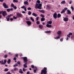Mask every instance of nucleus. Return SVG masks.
<instances>
[{"label":"nucleus","mask_w":74,"mask_h":74,"mask_svg":"<svg viewBox=\"0 0 74 74\" xmlns=\"http://www.w3.org/2000/svg\"><path fill=\"white\" fill-rule=\"evenodd\" d=\"M40 3V1L39 0H38L36 2L35 8L36 9H39L41 10V7H42V4Z\"/></svg>","instance_id":"f257e3e1"},{"label":"nucleus","mask_w":74,"mask_h":74,"mask_svg":"<svg viewBox=\"0 0 74 74\" xmlns=\"http://www.w3.org/2000/svg\"><path fill=\"white\" fill-rule=\"evenodd\" d=\"M44 69H43L41 71V74H43L42 73H43L44 74H46L47 73V68L44 67Z\"/></svg>","instance_id":"f03ea898"},{"label":"nucleus","mask_w":74,"mask_h":74,"mask_svg":"<svg viewBox=\"0 0 74 74\" xmlns=\"http://www.w3.org/2000/svg\"><path fill=\"white\" fill-rule=\"evenodd\" d=\"M2 14V15L3 16H5V15H7V12L6 11H0V14Z\"/></svg>","instance_id":"7ed1b4c3"},{"label":"nucleus","mask_w":74,"mask_h":74,"mask_svg":"<svg viewBox=\"0 0 74 74\" xmlns=\"http://www.w3.org/2000/svg\"><path fill=\"white\" fill-rule=\"evenodd\" d=\"M3 6L4 7V8H8V5H7L6 3H3Z\"/></svg>","instance_id":"20e7f679"},{"label":"nucleus","mask_w":74,"mask_h":74,"mask_svg":"<svg viewBox=\"0 0 74 74\" xmlns=\"http://www.w3.org/2000/svg\"><path fill=\"white\" fill-rule=\"evenodd\" d=\"M22 16V15L21 13H18L17 14V16L18 18H20Z\"/></svg>","instance_id":"39448f33"},{"label":"nucleus","mask_w":74,"mask_h":74,"mask_svg":"<svg viewBox=\"0 0 74 74\" xmlns=\"http://www.w3.org/2000/svg\"><path fill=\"white\" fill-rule=\"evenodd\" d=\"M53 17L55 19H56L57 18V14L55 12L53 15Z\"/></svg>","instance_id":"423d86ee"},{"label":"nucleus","mask_w":74,"mask_h":74,"mask_svg":"<svg viewBox=\"0 0 74 74\" xmlns=\"http://www.w3.org/2000/svg\"><path fill=\"white\" fill-rule=\"evenodd\" d=\"M27 23V25L28 26H30L31 25V24H32V23L31 22L28 21L26 22Z\"/></svg>","instance_id":"0eeeda50"},{"label":"nucleus","mask_w":74,"mask_h":74,"mask_svg":"<svg viewBox=\"0 0 74 74\" xmlns=\"http://www.w3.org/2000/svg\"><path fill=\"white\" fill-rule=\"evenodd\" d=\"M68 20H69V18L67 17H65L63 19V21H64V22H67Z\"/></svg>","instance_id":"6e6552de"},{"label":"nucleus","mask_w":74,"mask_h":74,"mask_svg":"<svg viewBox=\"0 0 74 74\" xmlns=\"http://www.w3.org/2000/svg\"><path fill=\"white\" fill-rule=\"evenodd\" d=\"M73 35V33H70L68 35H67V37L70 38V36H72Z\"/></svg>","instance_id":"1a4fd4ad"},{"label":"nucleus","mask_w":74,"mask_h":74,"mask_svg":"<svg viewBox=\"0 0 74 74\" xmlns=\"http://www.w3.org/2000/svg\"><path fill=\"white\" fill-rule=\"evenodd\" d=\"M23 60L24 61V62H27V57H24L23 58Z\"/></svg>","instance_id":"9d476101"},{"label":"nucleus","mask_w":74,"mask_h":74,"mask_svg":"<svg viewBox=\"0 0 74 74\" xmlns=\"http://www.w3.org/2000/svg\"><path fill=\"white\" fill-rule=\"evenodd\" d=\"M47 8H48V9H49L51 8V7L50 5H47Z\"/></svg>","instance_id":"9b49d317"},{"label":"nucleus","mask_w":74,"mask_h":74,"mask_svg":"<svg viewBox=\"0 0 74 74\" xmlns=\"http://www.w3.org/2000/svg\"><path fill=\"white\" fill-rule=\"evenodd\" d=\"M60 35H59L58 37L54 38V39H56V40H58V39H60Z\"/></svg>","instance_id":"f8f14e48"},{"label":"nucleus","mask_w":74,"mask_h":74,"mask_svg":"<svg viewBox=\"0 0 74 74\" xmlns=\"http://www.w3.org/2000/svg\"><path fill=\"white\" fill-rule=\"evenodd\" d=\"M24 3L25 5H29V3L27 1H25L24 2Z\"/></svg>","instance_id":"ddd939ff"},{"label":"nucleus","mask_w":74,"mask_h":74,"mask_svg":"<svg viewBox=\"0 0 74 74\" xmlns=\"http://www.w3.org/2000/svg\"><path fill=\"white\" fill-rule=\"evenodd\" d=\"M52 21H48L47 22V23H48V24H49L50 25L52 24Z\"/></svg>","instance_id":"4468645a"},{"label":"nucleus","mask_w":74,"mask_h":74,"mask_svg":"<svg viewBox=\"0 0 74 74\" xmlns=\"http://www.w3.org/2000/svg\"><path fill=\"white\" fill-rule=\"evenodd\" d=\"M58 34H62V31H59L57 32Z\"/></svg>","instance_id":"2eb2a0df"},{"label":"nucleus","mask_w":74,"mask_h":74,"mask_svg":"<svg viewBox=\"0 0 74 74\" xmlns=\"http://www.w3.org/2000/svg\"><path fill=\"white\" fill-rule=\"evenodd\" d=\"M46 26L47 27H52V25H49L48 24H47L46 25Z\"/></svg>","instance_id":"dca6fc26"},{"label":"nucleus","mask_w":74,"mask_h":74,"mask_svg":"<svg viewBox=\"0 0 74 74\" xmlns=\"http://www.w3.org/2000/svg\"><path fill=\"white\" fill-rule=\"evenodd\" d=\"M0 63L2 64H4V62H3V60H2L1 61H0Z\"/></svg>","instance_id":"f3484780"},{"label":"nucleus","mask_w":74,"mask_h":74,"mask_svg":"<svg viewBox=\"0 0 74 74\" xmlns=\"http://www.w3.org/2000/svg\"><path fill=\"white\" fill-rule=\"evenodd\" d=\"M39 27L41 29H42V27H43V25H39Z\"/></svg>","instance_id":"a211bd4d"},{"label":"nucleus","mask_w":74,"mask_h":74,"mask_svg":"<svg viewBox=\"0 0 74 74\" xmlns=\"http://www.w3.org/2000/svg\"><path fill=\"white\" fill-rule=\"evenodd\" d=\"M32 15L33 16H35V17H36V16H37V14H35L34 13H33L32 14Z\"/></svg>","instance_id":"6ab92c4d"},{"label":"nucleus","mask_w":74,"mask_h":74,"mask_svg":"<svg viewBox=\"0 0 74 74\" xmlns=\"http://www.w3.org/2000/svg\"><path fill=\"white\" fill-rule=\"evenodd\" d=\"M61 4H66V1H63L61 2Z\"/></svg>","instance_id":"aec40b11"},{"label":"nucleus","mask_w":74,"mask_h":74,"mask_svg":"<svg viewBox=\"0 0 74 74\" xmlns=\"http://www.w3.org/2000/svg\"><path fill=\"white\" fill-rule=\"evenodd\" d=\"M19 73H21V74H22L23 73V72L22 71V70L20 69L19 71Z\"/></svg>","instance_id":"412c9836"},{"label":"nucleus","mask_w":74,"mask_h":74,"mask_svg":"<svg viewBox=\"0 0 74 74\" xmlns=\"http://www.w3.org/2000/svg\"><path fill=\"white\" fill-rule=\"evenodd\" d=\"M45 20V19L44 18H41V22H43Z\"/></svg>","instance_id":"4be33fe9"},{"label":"nucleus","mask_w":74,"mask_h":74,"mask_svg":"<svg viewBox=\"0 0 74 74\" xmlns=\"http://www.w3.org/2000/svg\"><path fill=\"white\" fill-rule=\"evenodd\" d=\"M13 3H18V0H13Z\"/></svg>","instance_id":"5701e85b"},{"label":"nucleus","mask_w":74,"mask_h":74,"mask_svg":"<svg viewBox=\"0 0 74 74\" xmlns=\"http://www.w3.org/2000/svg\"><path fill=\"white\" fill-rule=\"evenodd\" d=\"M60 16H61V14H58L57 15V18H60Z\"/></svg>","instance_id":"b1692460"},{"label":"nucleus","mask_w":74,"mask_h":74,"mask_svg":"<svg viewBox=\"0 0 74 74\" xmlns=\"http://www.w3.org/2000/svg\"><path fill=\"white\" fill-rule=\"evenodd\" d=\"M45 32L46 33H51V32L50 31H45Z\"/></svg>","instance_id":"393cba45"},{"label":"nucleus","mask_w":74,"mask_h":74,"mask_svg":"<svg viewBox=\"0 0 74 74\" xmlns=\"http://www.w3.org/2000/svg\"><path fill=\"white\" fill-rule=\"evenodd\" d=\"M30 19L32 22H34V19L32 17H31Z\"/></svg>","instance_id":"a878e982"},{"label":"nucleus","mask_w":74,"mask_h":74,"mask_svg":"<svg viewBox=\"0 0 74 74\" xmlns=\"http://www.w3.org/2000/svg\"><path fill=\"white\" fill-rule=\"evenodd\" d=\"M67 12L68 14H71V11H70V10H67Z\"/></svg>","instance_id":"bb28decb"},{"label":"nucleus","mask_w":74,"mask_h":74,"mask_svg":"<svg viewBox=\"0 0 74 74\" xmlns=\"http://www.w3.org/2000/svg\"><path fill=\"white\" fill-rule=\"evenodd\" d=\"M31 67L32 68H36V69H37V67H34V65H31Z\"/></svg>","instance_id":"cd10ccee"},{"label":"nucleus","mask_w":74,"mask_h":74,"mask_svg":"<svg viewBox=\"0 0 74 74\" xmlns=\"http://www.w3.org/2000/svg\"><path fill=\"white\" fill-rule=\"evenodd\" d=\"M64 12H65V10L64 9H63L61 12V13L63 14V13H64Z\"/></svg>","instance_id":"c85d7f7f"},{"label":"nucleus","mask_w":74,"mask_h":74,"mask_svg":"<svg viewBox=\"0 0 74 74\" xmlns=\"http://www.w3.org/2000/svg\"><path fill=\"white\" fill-rule=\"evenodd\" d=\"M10 62H11V60H10V59H9L7 61V62L8 63V64H10Z\"/></svg>","instance_id":"c756f323"},{"label":"nucleus","mask_w":74,"mask_h":74,"mask_svg":"<svg viewBox=\"0 0 74 74\" xmlns=\"http://www.w3.org/2000/svg\"><path fill=\"white\" fill-rule=\"evenodd\" d=\"M27 70V69L24 68L23 69V71L24 72H25Z\"/></svg>","instance_id":"7c9ffc66"},{"label":"nucleus","mask_w":74,"mask_h":74,"mask_svg":"<svg viewBox=\"0 0 74 74\" xmlns=\"http://www.w3.org/2000/svg\"><path fill=\"white\" fill-rule=\"evenodd\" d=\"M28 14L29 15H30L32 14V12H30V11H28Z\"/></svg>","instance_id":"2f4dec72"},{"label":"nucleus","mask_w":74,"mask_h":74,"mask_svg":"<svg viewBox=\"0 0 74 74\" xmlns=\"http://www.w3.org/2000/svg\"><path fill=\"white\" fill-rule=\"evenodd\" d=\"M18 69L17 68H15L14 69V71H18Z\"/></svg>","instance_id":"473e14b6"},{"label":"nucleus","mask_w":74,"mask_h":74,"mask_svg":"<svg viewBox=\"0 0 74 74\" xmlns=\"http://www.w3.org/2000/svg\"><path fill=\"white\" fill-rule=\"evenodd\" d=\"M8 71V69L7 68H6L5 69L4 71Z\"/></svg>","instance_id":"72a5a7b5"},{"label":"nucleus","mask_w":74,"mask_h":74,"mask_svg":"<svg viewBox=\"0 0 74 74\" xmlns=\"http://www.w3.org/2000/svg\"><path fill=\"white\" fill-rule=\"evenodd\" d=\"M11 7H14V5L13 3H12L11 4Z\"/></svg>","instance_id":"f704fd0d"},{"label":"nucleus","mask_w":74,"mask_h":74,"mask_svg":"<svg viewBox=\"0 0 74 74\" xmlns=\"http://www.w3.org/2000/svg\"><path fill=\"white\" fill-rule=\"evenodd\" d=\"M71 8L72 9V11L73 12L74 11V8H73L72 6H71Z\"/></svg>","instance_id":"c9c22d12"},{"label":"nucleus","mask_w":74,"mask_h":74,"mask_svg":"<svg viewBox=\"0 0 74 74\" xmlns=\"http://www.w3.org/2000/svg\"><path fill=\"white\" fill-rule=\"evenodd\" d=\"M27 10H32V8H31L30 7H28L27 8Z\"/></svg>","instance_id":"e433bc0d"},{"label":"nucleus","mask_w":74,"mask_h":74,"mask_svg":"<svg viewBox=\"0 0 74 74\" xmlns=\"http://www.w3.org/2000/svg\"><path fill=\"white\" fill-rule=\"evenodd\" d=\"M36 24L37 25H39V24H40V22H39V21H37L36 22Z\"/></svg>","instance_id":"4c0bfd02"},{"label":"nucleus","mask_w":74,"mask_h":74,"mask_svg":"<svg viewBox=\"0 0 74 74\" xmlns=\"http://www.w3.org/2000/svg\"><path fill=\"white\" fill-rule=\"evenodd\" d=\"M6 18L7 19V21H10V18H7V17H6Z\"/></svg>","instance_id":"58836bf2"},{"label":"nucleus","mask_w":74,"mask_h":74,"mask_svg":"<svg viewBox=\"0 0 74 74\" xmlns=\"http://www.w3.org/2000/svg\"><path fill=\"white\" fill-rule=\"evenodd\" d=\"M25 6H23L21 7V8H23H23H25Z\"/></svg>","instance_id":"ea45409f"},{"label":"nucleus","mask_w":74,"mask_h":74,"mask_svg":"<svg viewBox=\"0 0 74 74\" xmlns=\"http://www.w3.org/2000/svg\"><path fill=\"white\" fill-rule=\"evenodd\" d=\"M23 66L24 67H25V68H26V67H27V65L25 64H24Z\"/></svg>","instance_id":"a19ab883"},{"label":"nucleus","mask_w":74,"mask_h":74,"mask_svg":"<svg viewBox=\"0 0 74 74\" xmlns=\"http://www.w3.org/2000/svg\"><path fill=\"white\" fill-rule=\"evenodd\" d=\"M6 62H7V60H4V64H5Z\"/></svg>","instance_id":"79ce46f5"},{"label":"nucleus","mask_w":74,"mask_h":74,"mask_svg":"<svg viewBox=\"0 0 74 74\" xmlns=\"http://www.w3.org/2000/svg\"><path fill=\"white\" fill-rule=\"evenodd\" d=\"M63 41V38H62L60 39V41L62 42V41Z\"/></svg>","instance_id":"37998d69"},{"label":"nucleus","mask_w":74,"mask_h":74,"mask_svg":"<svg viewBox=\"0 0 74 74\" xmlns=\"http://www.w3.org/2000/svg\"><path fill=\"white\" fill-rule=\"evenodd\" d=\"M40 16L43 18H44L45 16L43 14H41Z\"/></svg>","instance_id":"c03bdc74"},{"label":"nucleus","mask_w":74,"mask_h":74,"mask_svg":"<svg viewBox=\"0 0 74 74\" xmlns=\"http://www.w3.org/2000/svg\"><path fill=\"white\" fill-rule=\"evenodd\" d=\"M41 12H42V13H45V12H44V10H42Z\"/></svg>","instance_id":"a18cd8bd"},{"label":"nucleus","mask_w":74,"mask_h":74,"mask_svg":"<svg viewBox=\"0 0 74 74\" xmlns=\"http://www.w3.org/2000/svg\"><path fill=\"white\" fill-rule=\"evenodd\" d=\"M7 11L8 12H10V9H7Z\"/></svg>","instance_id":"49530a36"},{"label":"nucleus","mask_w":74,"mask_h":74,"mask_svg":"<svg viewBox=\"0 0 74 74\" xmlns=\"http://www.w3.org/2000/svg\"><path fill=\"white\" fill-rule=\"evenodd\" d=\"M67 9H68L67 8H64V11H66L67 10Z\"/></svg>","instance_id":"de8ad7c7"},{"label":"nucleus","mask_w":74,"mask_h":74,"mask_svg":"<svg viewBox=\"0 0 74 74\" xmlns=\"http://www.w3.org/2000/svg\"><path fill=\"white\" fill-rule=\"evenodd\" d=\"M13 18H14V19H16V18H17V17H15L14 16H13Z\"/></svg>","instance_id":"09e8293b"},{"label":"nucleus","mask_w":74,"mask_h":74,"mask_svg":"<svg viewBox=\"0 0 74 74\" xmlns=\"http://www.w3.org/2000/svg\"><path fill=\"white\" fill-rule=\"evenodd\" d=\"M39 18V17H37L36 18V21H38V19Z\"/></svg>","instance_id":"8fccbe9b"},{"label":"nucleus","mask_w":74,"mask_h":74,"mask_svg":"<svg viewBox=\"0 0 74 74\" xmlns=\"http://www.w3.org/2000/svg\"><path fill=\"white\" fill-rule=\"evenodd\" d=\"M69 4H72V1H70L69 3Z\"/></svg>","instance_id":"3c124183"},{"label":"nucleus","mask_w":74,"mask_h":74,"mask_svg":"<svg viewBox=\"0 0 74 74\" xmlns=\"http://www.w3.org/2000/svg\"><path fill=\"white\" fill-rule=\"evenodd\" d=\"M24 10L25 11H27V9H26V7H25V8H24Z\"/></svg>","instance_id":"603ef678"},{"label":"nucleus","mask_w":74,"mask_h":74,"mask_svg":"<svg viewBox=\"0 0 74 74\" xmlns=\"http://www.w3.org/2000/svg\"><path fill=\"white\" fill-rule=\"evenodd\" d=\"M16 66H18V64H16L15 65H14V67H16Z\"/></svg>","instance_id":"864d4df0"},{"label":"nucleus","mask_w":74,"mask_h":74,"mask_svg":"<svg viewBox=\"0 0 74 74\" xmlns=\"http://www.w3.org/2000/svg\"><path fill=\"white\" fill-rule=\"evenodd\" d=\"M34 73H36V70H34Z\"/></svg>","instance_id":"5fc2aeb1"},{"label":"nucleus","mask_w":74,"mask_h":74,"mask_svg":"<svg viewBox=\"0 0 74 74\" xmlns=\"http://www.w3.org/2000/svg\"><path fill=\"white\" fill-rule=\"evenodd\" d=\"M14 9H15V10H16V9L17 8L16 6H14Z\"/></svg>","instance_id":"6e6d98bb"},{"label":"nucleus","mask_w":74,"mask_h":74,"mask_svg":"<svg viewBox=\"0 0 74 74\" xmlns=\"http://www.w3.org/2000/svg\"><path fill=\"white\" fill-rule=\"evenodd\" d=\"M18 56V54H15L16 57H17V56Z\"/></svg>","instance_id":"4d7b16f0"},{"label":"nucleus","mask_w":74,"mask_h":74,"mask_svg":"<svg viewBox=\"0 0 74 74\" xmlns=\"http://www.w3.org/2000/svg\"><path fill=\"white\" fill-rule=\"evenodd\" d=\"M11 73L10 72H8L7 73V74H10Z\"/></svg>","instance_id":"13d9d810"},{"label":"nucleus","mask_w":74,"mask_h":74,"mask_svg":"<svg viewBox=\"0 0 74 74\" xmlns=\"http://www.w3.org/2000/svg\"><path fill=\"white\" fill-rule=\"evenodd\" d=\"M16 58H15H15H14V60H16Z\"/></svg>","instance_id":"bf43d9fd"},{"label":"nucleus","mask_w":74,"mask_h":74,"mask_svg":"<svg viewBox=\"0 0 74 74\" xmlns=\"http://www.w3.org/2000/svg\"><path fill=\"white\" fill-rule=\"evenodd\" d=\"M5 58H7V55H5Z\"/></svg>","instance_id":"052dcab7"},{"label":"nucleus","mask_w":74,"mask_h":74,"mask_svg":"<svg viewBox=\"0 0 74 74\" xmlns=\"http://www.w3.org/2000/svg\"><path fill=\"white\" fill-rule=\"evenodd\" d=\"M10 10V11H12L13 10V9L12 8H11V9H9Z\"/></svg>","instance_id":"680f3d73"},{"label":"nucleus","mask_w":74,"mask_h":74,"mask_svg":"<svg viewBox=\"0 0 74 74\" xmlns=\"http://www.w3.org/2000/svg\"><path fill=\"white\" fill-rule=\"evenodd\" d=\"M27 74H30V72L29 71L27 72Z\"/></svg>","instance_id":"e2e57ef3"},{"label":"nucleus","mask_w":74,"mask_h":74,"mask_svg":"<svg viewBox=\"0 0 74 74\" xmlns=\"http://www.w3.org/2000/svg\"><path fill=\"white\" fill-rule=\"evenodd\" d=\"M9 55H12V54L11 52H9Z\"/></svg>","instance_id":"0e129e2a"},{"label":"nucleus","mask_w":74,"mask_h":74,"mask_svg":"<svg viewBox=\"0 0 74 74\" xmlns=\"http://www.w3.org/2000/svg\"><path fill=\"white\" fill-rule=\"evenodd\" d=\"M17 63H18V64H20V63L19 62H17Z\"/></svg>","instance_id":"69168bd1"},{"label":"nucleus","mask_w":74,"mask_h":74,"mask_svg":"<svg viewBox=\"0 0 74 74\" xmlns=\"http://www.w3.org/2000/svg\"><path fill=\"white\" fill-rule=\"evenodd\" d=\"M22 13H23V14H25V12L24 11H23Z\"/></svg>","instance_id":"338daca9"},{"label":"nucleus","mask_w":74,"mask_h":74,"mask_svg":"<svg viewBox=\"0 0 74 74\" xmlns=\"http://www.w3.org/2000/svg\"><path fill=\"white\" fill-rule=\"evenodd\" d=\"M10 21H12L13 20V18H10Z\"/></svg>","instance_id":"774afa93"}]
</instances>
